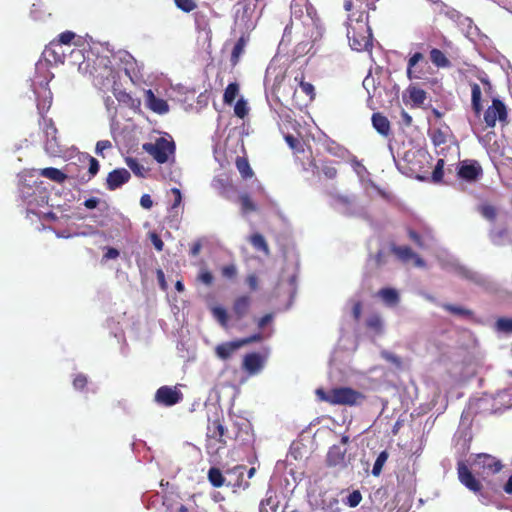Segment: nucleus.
Wrapping results in <instances>:
<instances>
[{"label": "nucleus", "instance_id": "nucleus-56", "mask_svg": "<svg viewBox=\"0 0 512 512\" xmlns=\"http://www.w3.org/2000/svg\"><path fill=\"white\" fill-rule=\"evenodd\" d=\"M381 357L383 359H385L386 361L392 363L393 365H395L396 367H401L402 365V360L399 356H397L396 354L392 353V352H389V351H386V350H383L381 352Z\"/></svg>", "mask_w": 512, "mask_h": 512}, {"label": "nucleus", "instance_id": "nucleus-31", "mask_svg": "<svg viewBox=\"0 0 512 512\" xmlns=\"http://www.w3.org/2000/svg\"><path fill=\"white\" fill-rule=\"evenodd\" d=\"M248 241L255 250L261 251L265 256L270 255L268 243L262 234L258 232L253 233L249 236Z\"/></svg>", "mask_w": 512, "mask_h": 512}, {"label": "nucleus", "instance_id": "nucleus-22", "mask_svg": "<svg viewBox=\"0 0 512 512\" xmlns=\"http://www.w3.org/2000/svg\"><path fill=\"white\" fill-rule=\"evenodd\" d=\"M471 87V107L477 118H479L483 112V106L481 103L482 91L477 83H470Z\"/></svg>", "mask_w": 512, "mask_h": 512}, {"label": "nucleus", "instance_id": "nucleus-36", "mask_svg": "<svg viewBox=\"0 0 512 512\" xmlns=\"http://www.w3.org/2000/svg\"><path fill=\"white\" fill-rule=\"evenodd\" d=\"M391 251L398 259L403 262H408L412 260L413 256H415V253L408 246H397L393 244L391 246Z\"/></svg>", "mask_w": 512, "mask_h": 512}, {"label": "nucleus", "instance_id": "nucleus-40", "mask_svg": "<svg viewBox=\"0 0 512 512\" xmlns=\"http://www.w3.org/2000/svg\"><path fill=\"white\" fill-rule=\"evenodd\" d=\"M442 308L447 312L460 317L469 318L473 316V312L471 310L461 306L445 303L442 304Z\"/></svg>", "mask_w": 512, "mask_h": 512}, {"label": "nucleus", "instance_id": "nucleus-8", "mask_svg": "<svg viewBox=\"0 0 512 512\" xmlns=\"http://www.w3.org/2000/svg\"><path fill=\"white\" fill-rule=\"evenodd\" d=\"M424 55L421 52L413 53L407 62L406 75L409 80H425L427 79L423 65L427 66Z\"/></svg>", "mask_w": 512, "mask_h": 512}, {"label": "nucleus", "instance_id": "nucleus-25", "mask_svg": "<svg viewBox=\"0 0 512 512\" xmlns=\"http://www.w3.org/2000/svg\"><path fill=\"white\" fill-rule=\"evenodd\" d=\"M248 40V36L242 35L234 44L230 57V63L232 66H236L239 63L240 58L245 51Z\"/></svg>", "mask_w": 512, "mask_h": 512}, {"label": "nucleus", "instance_id": "nucleus-9", "mask_svg": "<svg viewBox=\"0 0 512 512\" xmlns=\"http://www.w3.org/2000/svg\"><path fill=\"white\" fill-rule=\"evenodd\" d=\"M458 479L462 485L475 494H480L482 491L481 482L473 475L468 465L464 461L457 463Z\"/></svg>", "mask_w": 512, "mask_h": 512}, {"label": "nucleus", "instance_id": "nucleus-6", "mask_svg": "<svg viewBox=\"0 0 512 512\" xmlns=\"http://www.w3.org/2000/svg\"><path fill=\"white\" fill-rule=\"evenodd\" d=\"M457 176L466 182H476L483 176V169L477 160L466 159L459 163Z\"/></svg>", "mask_w": 512, "mask_h": 512}, {"label": "nucleus", "instance_id": "nucleus-57", "mask_svg": "<svg viewBox=\"0 0 512 512\" xmlns=\"http://www.w3.org/2000/svg\"><path fill=\"white\" fill-rule=\"evenodd\" d=\"M221 274L224 278L234 279L237 276V268L234 264H228L221 268Z\"/></svg>", "mask_w": 512, "mask_h": 512}, {"label": "nucleus", "instance_id": "nucleus-5", "mask_svg": "<svg viewBox=\"0 0 512 512\" xmlns=\"http://www.w3.org/2000/svg\"><path fill=\"white\" fill-rule=\"evenodd\" d=\"M365 396L350 387H337L332 389L331 405L354 406L363 400Z\"/></svg>", "mask_w": 512, "mask_h": 512}, {"label": "nucleus", "instance_id": "nucleus-13", "mask_svg": "<svg viewBox=\"0 0 512 512\" xmlns=\"http://www.w3.org/2000/svg\"><path fill=\"white\" fill-rule=\"evenodd\" d=\"M43 129L46 136L45 149L47 152L51 154H56L59 152L57 134L58 130L51 118H44L43 120Z\"/></svg>", "mask_w": 512, "mask_h": 512}, {"label": "nucleus", "instance_id": "nucleus-24", "mask_svg": "<svg viewBox=\"0 0 512 512\" xmlns=\"http://www.w3.org/2000/svg\"><path fill=\"white\" fill-rule=\"evenodd\" d=\"M235 166L243 180H248L254 177L255 173L251 168L247 157L237 156L235 159Z\"/></svg>", "mask_w": 512, "mask_h": 512}, {"label": "nucleus", "instance_id": "nucleus-14", "mask_svg": "<svg viewBox=\"0 0 512 512\" xmlns=\"http://www.w3.org/2000/svg\"><path fill=\"white\" fill-rule=\"evenodd\" d=\"M130 172L125 168L114 169L106 178V186L110 191L116 190L130 180Z\"/></svg>", "mask_w": 512, "mask_h": 512}, {"label": "nucleus", "instance_id": "nucleus-11", "mask_svg": "<svg viewBox=\"0 0 512 512\" xmlns=\"http://www.w3.org/2000/svg\"><path fill=\"white\" fill-rule=\"evenodd\" d=\"M475 465L478 467L482 475H494L501 471L503 465L499 459L489 454H478L475 460Z\"/></svg>", "mask_w": 512, "mask_h": 512}, {"label": "nucleus", "instance_id": "nucleus-52", "mask_svg": "<svg viewBox=\"0 0 512 512\" xmlns=\"http://www.w3.org/2000/svg\"><path fill=\"white\" fill-rule=\"evenodd\" d=\"M195 27L197 31H209V22L204 15L197 13L195 15Z\"/></svg>", "mask_w": 512, "mask_h": 512}, {"label": "nucleus", "instance_id": "nucleus-42", "mask_svg": "<svg viewBox=\"0 0 512 512\" xmlns=\"http://www.w3.org/2000/svg\"><path fill=\"white\" fill-rule=\"evenodd\" d=\"M295 81H299V87H300L301 91L304 94H306V96L308 97V100L309 101H313L314 98H315V88H314V86L311 83L304 81V75L303 74L301 75L300 78L295 77Z\"/></svg>", "mask_w": 512, "mask_h": 512}, {"label": "nucleus", "instance_id": "nucleus-45", "mask_svg": "<svg viewBox=\"0 0 512 512\" xmlns=\"http://www.w3.org/2000/svg\"><path fill=\"white\" fill-rule=\"evenodd\" d=\"M366 326L368 329L373 330L376 333H380L383 328V322L380 315H370L366 320Z\"/></svg>", "mask_w": 512, "mask_h": 512}, {"label": "nucleus", "instance_id": "nucleus-29", "mask_svg": "<svg viewBox=\"0 0 512 512\" xmlns=\"http://www.w3.org/2000/svg\"><path fill=\"white\" fill-rule=\"evenodd\" d=\"M79 159L84 162V163H88L89 164V168H88V176L85 177V175L83 176H80V181L82 182H87L89 181L91 178H93L99 171V162L96 158L90 156L89 154H83L82 156L79 157Z\"/></svg>", "mask_w": 512, "mask_h": 512}, {"label": "nucleus", "instance_id": "nucleus-43", "mask_svg": "<svg viewBox=\"0 0 512 512\" xmlns=\"http://www.w3.org/2000/svg\"><path fill=\"white\" fill-rule=\"evenodd\" d=\"M249 113V107L247 101L241 97L239 98L234 105V114L240 118L244 119Z\"/></svg>", "mask_w": 512, "mask_h": 512}, {"label": "nucleus", "instance_id": "nucleus-64", "mask_svg": "<svg viewBox=\"0 0 512 512\" xmlns=\"http://www.w3.org/2000/svg\"><path fill=\"white\" fill-rule=\"evenodd\" d=\"M112 144L109 140H100L96 144L95 152L98 155H103V151L110 149Z\"/></svg>", "mask_w": 512, "mask_h": 512}, {"label": "nucleus", "instance_id": "nucleus-2", "mask_svg": "<svg viewBox=\"0 0 512 512\" xmlns=\"http://www.w3.org/2000/svg\"><path fill=\"white\" fill-rule=\"evenodd\" d=\"M143 149L151 155L157 163L164 164L169 161L170 157H174L176 145L171 139L164 137L157 138L154 143L143 144Z\"/></svg>", "mask_w": 512, "mask_h": 512}, {"label": "nucleus", "instance_id": "nucleus-33", "mask_svg": "<svg viewBox=\"0 0 512 512\" xmlns=\"http://www.w3.org/2000/svg\"><path fill=\"white\" fill-rule=\"evenodd\" d=\"M378 296L388 306H396L399 303L400 297L398 292L393 288H382L378 291Z\"/></svg>", "mask_w": 512, "mask_h": 512}, {"label": "nucleus", "instance_id": "nucleus-54", "mask_svg": "<svg viewBox=\"0 0 512 512\" xmlns=\"http://www.w3.org/2000/svg\"><path fill=\"white\" fill-rule=\"evenodd\" d=\"M87 384H88L87 376L82 373L77 374L73 379V387L76 390H79V391L84 390L86 388Z\"/></svg>", "mask_w": 512, "mask_h": 512}, {"label": "nucleus", "instance_id": "nucleus-32", "mask_svg": "<svg viewBox=\"0 0 512 512\" xmlns=\"http://www.w3.org/2000/svg\"><path fill=\"white\" fill-rule=\"evenodd\" d=\"M311 166L314 169H319V166L316 164L315 161L311 162ZM320 170L322 174L325 176V178L329 180H333L337 177L338 171L336 167L333 165V162L330 160H323L320 164Z\"/></svg>", "mask_w": 512, "mask_h": 512}, {"label": "nucleus", "instance_id": "nucleus-16", "mask_svg": "<svg viewBox=\"0 0 512 512\" xmlns=\"http://www.w3.org/2000/svg\"><path fill=\"white\" fill-rule=\"evenodd\" d=\"M488 237L495 246L512 245L511 231L506 226L492 228Z\"/></svg>", "mask_w": 512, "mask_h": 512}, {"label": "nucleus", "instance_id": "nucleus-17", "mask_svg": "<svg viewBox=\"0 0 512 512\" xmlns=\"http://www.w3.org/2000/svg\"><path fill=\"white\" fill-rule=\"evenodd\" d=\"M322 145L325 152L335 158L345 160L350 155V151L346 147L329 137L323 141Z\"/></svg>", "mask_w": 512, "mask_h": 512}, {"label": "nucleus", "instance_id": "nucleus-63", "mask_svg": "<svg viewBox=\"0 0 512 512\" xmlns=\"http://www.w3.org/2000/svg\"><path fill=\"white\" fill-rule=\"evenodd\" d=\"M277 506L272 503L271 499H266L260 504L259 512H275Z\"/></svg>", "mask_w": 512, "mask_h": 512}, {"label": "nucleus", "instance_id": "nucleus-59", "mask_svg": "<svg viewBox=\"0 0 512 512\" xmlns=\"http://www.w3.org/2000/svg\"><path fill=\"white\" fill-rule=\"evenodd\" d=\"M245 282L251 291L259 289V278L255 273H250L246 276Z\"/></svg>", "mask_w": 512, "mask_h": 512}, {"label": "nucleus", "instance_id": "nucleus-23", "mask_svg": "<svg viewBox=\"0 0 512 512\" xmlns=\"http://www.w3.org/2000/svg\"><path fill=\"white\" fill-rule=\"evenodd\" d=\"M372 125L375 130L383 136H388L391 132L388 118L380 112H376L372 115Z\"/></svg>", "mask_w": 512, "mask_h": 512}, {"label": "nucleus", "instance_id": "nucleus-53", "mask_svg": "<svg viewBox=\"0 0 512 512\" xmlns=\"http://www.w3.org/2000/svg\"><path fill=\"white\" fill-rule=\"evenodd\" d=\"M197 280L199 282L205 284L206 286H210V285H212V283L214 281V276L209 270L201 269L197 276Z\"/></svg>", "mask_w": 512, "mask_h": 512}, {"label": "nucleus", "instance_id": "nucleus-60", "mask_svg": "<svg viewBox=\"0 0 512 512\" xmlns=\"http://www.w3.org/2000/svg\"><path fill=\"white\" fill-rule=\"evenodd\" d=\"M262 339H263L262 334L260 332H258L251 336H248V337H245L242 339H238V342H239L240 346L243 347L245 345H248V344H251L254 342H260V341H262Z\"/></svg>", "mask_w": 512, "mask_h": 512}, {"label": "nucleus", "instance_id": "nucleus-26", "mask_svg": "<svg viewBox=\"0 0 512 512\" xmlns=\"http://www.w3.org/2000/svg\"><path fill=\"white\" fill-rule=\"evenodd\" d=\"M406 93L408 94L409 100L417 107L423 105L427 99L426 91L415 85H409L406 89Z\"/></svg>", "mask_w": 512, "mask_h": 512}, {"label": "nucleus", "instance_id": "nucleus-12", "mask_svg": "<svg viewBox=\"0 0 512 512\" xmlns=\"http://www.w3.org/2000/svg\"><path fill=\"white\" fill-rule=\"evenodd\" d=\"M226 432V428L222 424L220 419L213 420L207 427V444L206 447L208 450L213 448V442L220 443V447H224L226 445V441L224 440V435Z\"/></svg>", "mask_w": 512, "mask_h": 512}, {"label": "nucleus", "instance_id": "nucleus-10", "mask_svg": "<svg viewBox=\"0 0 512 512\" xmlns=\"http://www.w3.org/2000/svg\"><path fill=\"white\" fill-rule=\"evenodd\" d=\"M458 479L462 485L475 494H480L482 491L481 482L473 475L468 465L464 461L457 463Z\"/></svg>", "mask_w": 512, "mask_h": 512}, {"label": "nucleus", "instance_id": "nucleus-7", "mask_svg": "<svg viewBox=\"0 0 512 512\" xmlns=\"http://www.w3.org/2000/svg\"><path fill=\"white\" fill-rule=\"evenodd\" d=\"M154 400L159 405L171 407L183 400V393L176 386L164 385L157 389Z\"/></svg>", "mask_w": 512, "mask_h": 512}, {"label": "nucleus", "instance_id": "nucleus-49", "mask_svg": "<svg viewBox=\"0 0 512 512\" xmlns=\"http://www.w3.org/2000/svg\"><path fill=\"white\" fill-rule=\"evenodd\" d=\"M175 6L185 13H190L197 8L195 0H173Z\"/></svg>", "mask_w": 512, "mask_h": 512}, {"label": "nucleus", "instance_id": "nucleus-1", "mask_svg": "<svg viewBox=\"0 0 512 512\" xmlns=\"http://www.w3.org/2000/svg\"><path fill=\"white\" fill-rule=\"evenodd\" d=\"M369 15L361 11L358 15L352 13L347 22V38L350 47L358 52L372 47V31L368 23Z\"/></svg>", "mask_w": 512, "mask_h": 512}, {"label": "nucleus", "instance_id": "nucleus-39", "mask_svg": "<svg viewBox=\"0 0 512 512\" xmlns=\"http://www.w3.org/2000/svg\"><path fill=\"white\" fill-rule=\"evenodd\" d=\"M213 317L217 320V322L225 329L228 328L229 315L227 310L221 306H215L211 309Z\"/></svg>", "mask_w": 512, "mask_h": 512}, {"label": "nucleus", "instance_id": "nucleus-27", "mask_svg": "<svg viewBox=\"0 0 512 512\" xmlns=\"http://www.w3.org/2000/svg\"><path fill=\"white\" fill-rule=\"evenodd\" d=\"M429 58H430V61L437 68H449L452 65L451 61L448 59V57L445 55V53L438 48H432L430 50Z\"/></svg>", "mask_w": 512, "mask_h": 512}, {"label": "nucleus", "instance_id": "nucleus-46", "mask_svg": "<svg viewBox=\"0 0 512 512\" xmlns=\"http://www.w3.org/2000/svg\"><path fill=\"white\" fill-rule=\"evenodd\" d=\"M61 48H55L50 50V44L46 46L44 50L45 56L50 59L52 58L55 63H63L65 60V54L63 51H59Z\"/></svg>", "mask_w": 512, "mask_h": 512}, {"label": "nucleus", "instance_id": "nucleus-19", "mask_svg": "<svg viewBox=\"0 0 512 512\" xmlns=\"http://www.w3.org/2000/svg\"><path fill=\"white\" fill-rule=\"evenodd\" d=\"M346 452V449H342L338 445H333L330 447L326 456L327 466L336 467L344 465Z\"/></svg>", "mask_w": 512, "mask_h": 512}, {"label": "nucleus", "instance_id": "nucleus-28", "mask_svg": "<svg viewBox=\"0 0 512 512\" xmlns=\"http://www.w3.org/2000/svg\"><path fill=\"white\" fill-rule=\"evenodd\" d=\"M262 367V360L258 353H249L244 357L243 368L249 373H256Z\"/></svg>", "mask_w": 512, "mask_h": 512}, {"label": "nucleus", "instance_id": "nucleus-37", "mask_svg": "<svg viewBox=\"0 0 512 512\" xmlns=\"http://www.w3.org/2000/svg\"><path fill=\"white\" fill-rule=\"evenodd\" d=\"M240 86L237 82L229 83L223 94V102L227 105L234 103L236 97L239 95Z\"/></svg>", "mask_w": 512, "mask_h": 512}, {"label": "nucleus", "instance_id": "nucleus-50", "mask_svg": "<svg viewBox=\"0 0 512 512\" xmlns=\"http://www.w3.org/2000/svg\"><path fill=\"white\" fill-rule=\"evenodd\" d=\"M496 329L504 333H512V318L501 317L496 321Z\"/></svg>", "mask_w": 512, "mask_h": 512}, {"label": "nucleus", "instance_id": "nucleus-51", "mask_svg": "<svg viewBox=\"0 0 512 512\" xmlns=\"http://www.w3.org/2000/svg\"><path fill=\"white\" fill-rule=\"evenodd\" d=\"M311 48H312V41H310V40L301 41L295 46L294 55L297 57L304 56L310 51Z\"/></svg>", "mask_w": 512, "mask_h": 512}, {"label": "nucleus", "instance_id": "nucleus-3", "mask_svg": "<svg viewBox=\"0 0 512 512\" xmlns=\"http://www.w3.org/2000/svg\"><path fill=\"white\" fill-rule=\"evenodd\" d=\"M290 11L291 17L301 20L303 24L317 26L319 21L317 10L309 0H292Z\"/></svg>", "mask_w": 512, "mask_h": 512}, {"label": "nucleus", "instance_id": "nucleus-21", "mask_svg": "<svg viewBox=\"0 0 512 512\" xmlns=\"http://www.w3.org/2000/svg\"><path fill=\"white\" fill-rule=\"evenodd\" d=\"M344 8L346 11L356 9L354 12L356 15L361 11H365V14H368L370 9H375L373 0H346L344 2Z\"/></svg>", "mask_w": 512, "mask_h": 512}, {"label": "nucleus", "instance_id": "nucleus-44", "mask_svg": "<svg viewBox=\"0 0 512 512\" xmlns=\"http://www.w3.org/2000/svg\"><path fill=\"white\" fill-rule=\"evenodd\" d=\"M388 457H389V454L386 450L380 452V454L376 458L373 468H372V474L374 476H379L381 474L383 466L386 463Z\"/></svg>", "mask_w": 512, "mask_h": 512}, {"label": "nucleus", "instance_id": "nucleus-34", "mask_svg": "<svg viewBox=\"0 0 512 512\" xmlns=\"http://www.w3.org/2000/svg\"><path fill=\"white\" fill-rule=\"evenodd\" d=\"M477 211L480 213V215L485 218L486 220L490 221V222H494L497 218V215H498V210L497 208L490 204V203H481L478 207H477Z\"/></svg>", "mask_w": 512, "mask_h": 512}, {"label": "nucleus", "instance_id": "nucleus-55", "mask_svg": "<svg viewBox=\"0 0 512 512\" xmlns=\"http://www.w3.org/2000/svg\"><path fill=\"white\" fill-rule=\"evenodd\" d=\"M285 141L286 143L288 144V146L297 151V152H302L303 151V147H302V144L300 142V140L296 137H294L293 135L291 134H287L285 135Z\"/></svg>", "mask_w": 512, "mask_h": 512}, {"label": "nucleus", "instance_id": "nucleus-62", "mask_svg": "<svg viewBox=\"0 0 512 512\" xmlns=\"http://www.w3.org/2000/svg\"><path fill=\"white\" fill-rule=\"evenodd\" d=\"M316 395L319 400L327 402L329 404L332 403V389L329 392H326L324 389L318 388L316 390Z\"/></svg>", "mask_w": 512, "mask_h": 512}, {"label": "nucleus", "instance_id": "nucleus-4", "mask_svg": "<svg viewBox=\"0 0 512 512\" xmlns=\"http://www.w3.org/2000/svg\"><path fill=\"white\" fill-rule=\"evenodd\" d=\"M486 128H494L497 121L502 126L508 124V110L505 103L499 98H493L492 103L483 113Z\"/></svg>", "mask_w": 512, "mask_h": 512}, {"label": "nucleus", "instance_id": "nucleus-35", "mask_svg": "<svg viewBox=\"0 0 512 512\" xmlns=\"http://www.w3.org/2000/svg\"><path fill=\"white\" fill-rule=\"evenodd\" d=\"M75 33L72 31H64L59 34L57 39L50 42V50L55 48H62V45H70L75 38Z\"/></svg>", "mask_w": 512, "mask_h": 512}, {"label": "nucleus", "instance_id": "nucleus-15", "mask_svg": "<svg viewBox=\"0 0 512 512\" xmlns=\"http://www.w3.org/2000/svg\"><path fill=\"white\" fill-rule=\"evenodd\" d=\"M252 298L249 295L237 296L232 304V314L236 320H241L249 314Z\"/></svg>", "mask_w": 512, "mask_h": 512}, {"label": "nucleus", "instance_id": "nucleus-41", "mask_svg": "<svg viewBox=\"0 0 512 512\" xmlns=\"http://www.w3.org/2000/svg\"><path fill=\"white\" fill-rule=\"evenodd\" d=\"M208 479L213 487L219 488L224 485L225 478L219 468L211 467L208 471Z\"/></svg>", "mask_w": 512, "mask_h": 512}, {"label": "nucleus", "instance_id": "nucleus-38", "mask_svg": "<svg viewBox=\"0 0 512 512\" xmlns=\"http://www.w3.org/2000/svg\"><path fill=\"white\" fill-rule=\"evenodd\" d=\"M239 203L241 205V212L243 215L256 212L258 209L257 205L253 202L250 195L247 193H243L239 196Z\"/></svg>", "mask_w": 512, "mask_h": 512}, {"label": "nucleus", "instance_id": "nucleus-61", "mask_svg": "<svg viewBox=\"0 0 512 512\" xmlns=\"http://www.w3.org/2000/svg\"><path fill=\"white\" fill-rule=\"evenodd\" d=\"M431 139L434 145L439 146L446 142V135L444 132L438 129L433 132Z\"/></svg>", "mask_w": 512, "mask_h": 512}, {"label": "nucleus", "instance_id": "nucleus-48", "mask_svg": "<svg viewBox=\"0 0 512 512\" xmlns=\"http://www.w3.org/2000/svg\"><path fill=\"white\" fill-rule=\"evenodd\" d=\"M444 159H438L436 166L432 172L431 180L433 183H441L444 176Z\"/></svg>", "mask_w": 512, "mask_h": 512}, {"label": "nucleus", "instance_id": "nucleus-47", "mask_svg": "<svg viewBox=\"0 0 512 512\" xmlns=\"http://www.w3.org/2000/svg\"><path fill=\"white\" fill-rule=\"evenodd\" d=\"M127 166L132 170V172L139 177H144L146 173V169L141 165L137 159L128 157L126 158Z\"/></svg>", "mask_w": 512, "mask_h": 512}, {"label": "nucleus", "instance_id": "nucleus-30", "mask_svg": "<svg viewBox=\"0 0 512 512\" xmlns=\"http://www.w3.org/2000/svg\"><path fill=\"white\" fill-rule=\"evenodd\" d=\"M39 175L59 184L64 183L65 180L68 178V174L54 167L40 169Z\"/></svg>", "mask_w": 512, "mask_h": 512}, {"label": "nucleus", "instance_id": "nucleus-18", "mask_svg": "<svg viewBox=\"0 0 512 512\" xmlns=\"http://www.w3.org/2000/svg\"><path fill=\"white\" fill-rule=\"evenodd\" d=\"M146 105L157 114H166L169 111V105L166 100L157 97L152 90L146 91Z\"/></svg>", "mask_w": 512, "mask_h": 512}, {"label": "nucleus", "instance_id": "nucleus-58", "mask_svg": "<svg viewBox=\"0 0 512 512\" xmlns=\"http://www.w3.org/2000/svg\"><path fill=\"white\" fill-rule=\"evenodd\" d=\"M361 500H362V495H361L360 491L354 490L347 497L346 504L349 505V507L353 508V507L358 506L359 503L361 502Z\"/></svg>", "mask_w": 512, "mask_h": 512}, {"label": "nucleus", "instance_id": "nucleus-20", "mask_svg": "<svg viewBox=\"0 0 512 512\" xmlns=\"http://www.w3.org/2000/svg\"><path fill=\"white\" fill-rule=\"evenodd\" d=\"M239 348H241V346L238 340L225 342L216 346L215 354L218 358L222 360H227Z\"/></svg>", "mask_w": 512, "mask_h": 512}]
</instances>
